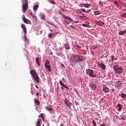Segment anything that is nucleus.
Masks as SVG:
<instances>
[{
    "mask_svg": "<svg viewBox=\"0 0 126 126\" xmlns=\"http://www.w3.org/2000/svg\"><path fill=\"white\" fill-rule=\"evenodd\" d=\"M85 60H86V58L84 56H81L76 54L72 55L70 57L69 65L72 66H74L75 64L77 63L84 62Z\"/></svg>",
    "mask_w": 126,
    "mask_h": 126,
    "instance_id": "1",
    "label": "nucleus"
},
{
    "mask_svg": "<svg viewBox=\"0 0 126 126\" xmlns=\"http://www.w3.org/2000/svg\"><path fill=\"white\" fill-rule=\"evenodd\" d=\"M30 73L33 77L34 80H35L36 82L39 83V82H40V80L39 79V76H38V74H37L36 71H35V70H31L30 71Z\"/></svg>",
    "mask_w": 126,
    "mask_h": 126,
    "instance_id": "2",
    "label": "nucleus"
},
{
    "mask_svg": "<svg viewBox=\"0 0 126 126\" xmlns=\"http://www.w3.org/2000/svg\"><path fill=\"white\" fill-rule=\"evenodd\" d=\"M86 74L90 77H96V75L94 73V71L92 69H87L86 70Z\"/></svg>",
    "mask_w": 126,
    "mask_h": 126,
    "instance_id": "3",
    "label": "nucleus"
},
{
    "mask_svg": "<svg viewBox=\"0 0 126 126\" xmlns=\"http://www.w3.org/2000/svg\"><path fill=\"white\" fill-rule=\"evenodd\" d=\"M113 69L118 74H121L123 72V67H119V65H116L113 67Z\"/></svg>",
    "mask_w": 126,
    "mask_h": 126,
    "instance_id": "4",
    "label": "nucleus"
},
{
    "mask_svg": "<svg viewBox=\"0 0 126 126\" xmlns=\"http://www.w3.org/2000/svg\"><path fill=\"white\" fill-rule=\"evenodd\" d=\"M25 3L23 5L22 7V10L24 13L28 9V0H25Z\"/></svg>",
    "mask_w": 126,
    "mask_h": 126,
    "instance_id": "5",
    "label": "nucleus"
},
{
    "mask_svg": "<svg viewBox=\"0 0 126 126\" xmlns=\"http://www.w3.org/2000/svg\"><path fill=\"white\" fill-rule=\"evenodd\" d=\"M60 85H61V88L63 90H64V89H63V87L65 88L67 90H68L69 88L68 87H67L63 83V82L62 81V80H60L59 82Z\"/></svg>",
    "mask_w": 126,
    "mask_h": 126,
    "instance_id": "6",
    "label": "nucleus"
},
{
    "mask_svg": "<svg viewBox=\"0 0 126 126\" xmlns=\"http://www.w3.org/2000/svg\"><path fill=\"white\" fill-rule=\"evenodd\" d=\"M23 20L24 22H25V23H26V24H31L32 23L31 21L26 19V18H25V16L24 15H23Z\"/></svg>",
    "mask_w": 126,
    "mask_h": 126,
    "instance_id": "7",
    "label": "nucleus"
},
{
    "mask_svg": "<svg viewBox=\"0 0 126 126\" xmlns=\"http://www.w3.org/2000/svg\"><path fill=\"white\" fill-rule=\"evenodd\" d=\"M102 90L103 92H105V93H108L110 92V89L109 88H108V87H107V86H104Z\"/></svg>",
    "mask_w": 126,
    "mask_h": 126,
    "instance_id": "8",
    "label": "nucleus"
},
{
    "mask_svg": "<svg viewBox=\"0 0 126 126\" xmlns=\"http://www.w3.org/2000/svg\"><path fill=\"white\" fill-rule=\"evenodd\" d=\"M115 85H116V87L120 88V87H121L122 85V81H116Z\"/></svg>",
    "mask_w": 126,
    "mask_h": 126,
    "instance_id": "9",
    "label": "nucleus"
},
{
    "mask_svg": "<svg viewBox=\"0 0 126 126\" xmlns=\"http://www.w3.org/2000/svg\"><path fill=\"white\" fill-rule=\"evenodd\" d=\"M90 87L93 90H96V86L93 83H90Z\"/></svg>",
    "mask_w": 126,
    "mask_h": 126,
    "instance_id": "10",
    "label": "nucleus"
},
{
    "mask_svg": "<svg viewBox=\"0 0 126 126\" xmlns=\"http://www.w3.org/2000/svg\"><path fill=\"white\" fill-rule=\"evenodd\" d=\"M95 23H96L97 25H98L99 26H101V25H104V24H105V23H104V22H102V21H96L95 22Z\"/></svg>",
    "mask_w": 126,
    "mask_h": 126,
    "instance_id": "11",
    "label": "nucleus"
},
{
    "mask_svg": "<svg viewBox=\"0 0 126 126\" xmlns=\"http://www.w3.org/2000/svg\"><path fill=\"white\" fill-rule=\"evenodd\" d=\"M63 17L65 19H67V20H68V21H74L73 20H72V19H71V18L67 16L66 15H64L63 16Z\"/></svg>",
    "mask_w": 126,
    "mask_h": 126,
    "instance_id": "12",
    "label": "nucleus"
},
{
    "mask_svg": "<svg viewBox=\"0 0 126 126\" xmlns=\"http://www.w3.org/2000/svg\"><path fill=\"white\" fill-rule=\"evenodd\" d=\"M117 107L119 108V109H118V111H119V112H121V111L122 110V109H123V106L122 105V104H118L117 105Z\"/></svg>",
    "mask_w": 126,
    "mask_h": 126,
    "instance_id": "13",
    "label": "nucleus"
},
{
    "mask_svg": "<svg viewBox=\"0 0 126 126\" xmlns=\"http://www.w3.org/2000/svg\"><path fill=\"white\" fill-rule=\"evenodd\" d=\"M34 101L35 104H36L37 106H39V105H40V101L38 99H37L36 98H34Z\"/></svg>",
    "mask_w": 126,
    "mask_h": 126,
    "instance_id": "14",
    "label": "nucleus"
},
{
    "mask_svg": "<svg viewBox=\"0 0 126 126\" xmlns=\"http://www.w3.org/2000/svg\"><path fill=\"white\" fill-rule=\"evenodd\" d=\"M41 122H42V120L41 119H38L36 126H41V124H40V123H41Z\"/></svg>",
    "mask_w": 126,
    "mask_h": 126,
    "instance_id": "15",
    "label": "nucleus"
},
{
    "mask_svg": "<svg viewBox=\"0 0 126 126\" xmlns=\"http://www.w3.org/2000/svg\"><path fill=\"white\" fill-rule=\"evenodd\" d=\"M99 66H101L102 69H106V65L103 63H100Z\"/></svg>",
    "mask_w": 126,
    "mask_h": 126,
    "instance_id": "16",
    "label": "nucleus"
},
{
    "mask_svg": "<svg viewBox=\"0 0 126 126\" xmlns=\"http://www.w3.org/2000/svg\"><path fill=\"white\" fill-rule=\"evenodd\" d=\"M91 6V4H89V3L84 4V7H86V8H88V7H90Z\"/></svg>",
    "mask_w": 126,
    "mask_h": 126,
    "instance_id": "17",
    "label": "nucleus"
},
{
    "mask_svg": "<svg viewBox=\"0 0 126 126\" xmlns=\"http://www.w3.org/2000/svg\"><path fill=\"white\" fill-rule=\"evenodd\" d=\"M119 96H121L122 98H124V99H126V94L122 93Z\"/></svg>",
    "mask_w": 126,
    "mask_h": 126,
    "instance_id": "18",
    "label": "nucleus"
},
{
    "mask_svg": "<svg viewBox=\"0 0 126 126\" xmlns=\"http://www.w3.org/2000/svg\"><path fill=\"white\" fill-rule=\"evenodd\" d=\"M35 62L36 63L38 64V66H40V62L39 61V58H35Z\"/></svg>",
    "mask_w": 126,
    "mask_h": 126,
    "instance_id": "19",
    "label": "nucleus"
},
{
    "mask_svg": "<svg viewBox=\"0 0 126 126\" xmlns=\"http://www.w3.org/2000/svg\"><path fill=\"white\" fill-rule=\"evenodd\" d=\"M48 1H49V2H50V3H52V4H56V2L54 0H48Z\"/></svg>",
    "mask_w": 126,
    "mask_h": 126,
    "instance_id": "20",
    "label": "nucleus"
},
{
    "mask_svg": "<svg viewBox=\"0 0 126 126\" xmlns=\"http://www.w3.org/2000/svg\"><path fill=\"white\" fill-rule=\"evenodd\" d=\"M94 14L95 15H100V14H101V12H99V11H95L94 12Z\"/></svg>",
    "mask_w": 126,
    "mask_h": 126,
    "instance_id": "21",
    "label": "nucleus"
},
{
    "mask_svg": "<svg viewBox=\"0 0 126 126\" xmlns=\"http://www.w3.org/2000/svg\"><path fill=\"white\" fill-rule=\"evenodd\" d=\"M82 12H86V10L84 8L81 9L80 11H79V13H82Z\"/></svg>",
    "mask_w": 126,
    "mask_h": 126,
    "instance_id": "22",
    "label": "nucleus"
},
{
    "mask_svg": "<svg viewBox=\"0 0 126 126\" xmlns=\"http://www.w3.org/2000/svg\"><path fill=\"white\" fill-rule=\"evenodd\" d=\"M45 68L48 69V70H49V72L51 71V66L49 65H46V67H45Z\"/></svg>",
    "mask_w": 126,
    "mask_h": 126,
    "instance_id": "23",
    "label": "nucleus"
},
{
    "mask_svg": "<svg viewBox=\"0 0 126 126\" xmlns=\"http://www.w3.org/2000/svg\"><path fill=\"white\" fill-rule=\"evenodd\" d=\"M121 17L122 18L126 17V12H124L121 14Z\"/></svg>",
    "mask_w": 126,
    "mask_h": 126,
    "instance_id": "24",
    "label": "nucleus"
},
{
    "mask_svg": "<svg viewBox=\"0 0 126 126\" xmlns=\"http://www.w3.org/2000/svg\"><path fill=\"white\" fill-rule=\"evenodd\" d=\"M38 7H39V5H35L33 7V10L34 11H35L36 9H38Z\"/></svg>",
    "mask_w": 126,
    "mask_h": 126,
    "instance_id": "25",
    "label": "nucleus"
},
{
    "mask_svg": "<svg viewBox=\"0 0 126 126\" xmlns=\"http://www.w3.org/2000/svg\"><path fill=\"white\" fill-rule=\"evenodd\" d=\"M126 31H120L119 32L120 35H123V34H126Z\"/></svg>",
    "mask_w": 126,
    "mask_h": 126,
    "instance_id": "26",
    "label": "nucleus"
},
{
    "mask_svg": "<svg viewBox=\"0 0 126 126\" xmlns=\"http://www.w3.org/2000/svg\"><path fill=\"white\" fill-rule=\"evenodd\" d=\"M99 45H95L93 46V48L94 50H95V49H97V48H99Z\"/></svg>",
    "mask_w": 126,
    "mask_h": 126,
    "instance_id": "27",
    "label": "nucleus"
},
{
    "mask_svg": "<svg viewBox=\"0 0 126 126\" xmlns=\"http://www.w3.org/2000/svg\"><path fill=\"white\" fill-rule=\"evenodd\" d=\"M54 37V34L53 33H49L48 34V38H53Z\"/></svg>",
    "mask_w": 126,
    "mask_h": 126,
    "instance_id": "28",
    "label": "nucleus"
},
{
    "mask_svg": "<svg viewBox=\"0 0 126 126\" xmlns=\"http://www.w3.org/2000/svg\"><path fill=\"white\" fill-rule=\"evenodd\" d=\"M65 48L66 50H69V45L68 44H65Z\"/></svg>",
    "mask_w": 126,
    "mask_h": 126,
    "instance_id": "29",
    "label": "nucleus"
},
{
    "mask_svg": "<svg viewBox=\"0 0 126 126\" xmlns=\"http://www.w3.org/2000/svg\"><path fill=\"white\" fill-rule=\"evenodd\" d=\"M45 108H46L48 111H53V108H52L51 107H46Z\"/></svg>",
    "mask_w": 126,
    "mask_h": 126,
    "instance_id": "30",
    "label": "nucleus"
},
{
    "mask_svg": "<svg viewBox=\"0 0 126 126\" xmlns=\"http://www.w3.org/2000/svg\"><path fill=\"white\" fill-rule=\"evenodd\" d=\"M21 26H22V28L23 30H24L25 29H26V26H25V25L22 24Z\"/></svg>",
    "mask_w": 126,
    "mask_h": 126,
    "instance_id": "31",
    "label": "nucleus"
},
{
    "mask_svg": "<svg viewBox=\"0 0 126 126\" xmlns=\"http://www.w3.org/2000/svg\"><path fill=\"white\" fill-rule=\"evenodd\" d=\"M38 118H41V119H44V114L42 113L40 114V115H39Z\"/></svg>",
    "mask_w": 126,
    "mask_h": 126,
    "instance_id": "32",
    "label": "nucleus"
},
{
    "mask_svg": "<svg viewBox=\"0 0 126 126\" xmlns=\"http://www.w3.org/2000/svg\"><path fill=\"white\" fill-rule=\"evenodd\" d=\"M69 27L71 29H72L73 30H75V27H74L73 25L69 26Z\"/></svg>",
    "mask_w": 126,
    "mask_h": 126,
    "instance_id": "33",
    "label": "nucleus"
},
{
    "mask_svg": "<svg viewBox=\"0 0 126 126\" xmlns=\"http://www.w3.org/2000/svg\"><path fill=\"white\" fill-rule=\"evenodd\" d=\"M92 123L94 125V126H97V124H96V122H95V121L93 120L92 121Z\"/></svg>",
    "mask_w": 126,
    "mask_h": 126,
    "instance_id": "34",
    "label": "nucleus"
},
{
    "mask_svg": "<svg viewBox=\"0 0 126 126\" xmlns=\"http://www.w3.org/2000/svg\"><path fill=\"white\" fill-rule=\"evenodd\" d=\"M68 102L67 101H65V104H66V105H67V107H69V108H70V107L69 106V105H68Z\"/></svg>",
    "mask_w": 126,
    "mask_h": 126,
    "instance_id": "35",
    "label": "nucleus"
},
{
    "mask_svg": "<svg viewBox=\"0 0 126 126\" xmlns=\"http://www.w3.org/2000/svg\"><path fill=\"white\" fill-rule=\"evenodd\" d=\"M64 23L66 25H68L69 24H70L69 22L66 20L64 21Z\"/></svg>",
    "mask_w": 126,
    "mask_h": 126,
    "instance_id": "36",
    "label": "nucleus"
},
{
    "mask_svg": "<svg viewBox=\"0 0 126 126\" xmlns=\"http://www.w3.org/2000/svg\"><path fill=\"white\" fill-rule=\"evenodd\" d=\"M23 30L24 32L25 35H26V34H27V30L26 29Z\"/></svg>",
    "mask_w": 126,
    "mask_h": 126,
    "instance_id": "37",
    "label": "nucleus"
},
{
    "mask_svg": "<svg viewBox=\"0 0 126 126\" xmlns=\"http://www.w3.org/2000/svg\"><path fill=\"white\" fill-rule=\"evenodd\" d=\"M24 39H25V42H28V39H27V37H26V36H24Z\"/></svg>",
    "mask_w": 126,
    "mask_h": 126,
    "instance_id": "38",
    "label": "nucleus"
},
{
    "mask_svg": "<svg viewBox=\"0 0 126 126\" xmlns=\"http://www.w3.org/2000/svg\"><path fill=\"white\" fill-rule=\"evenodd\" d=\"M90 11H91V9H88L86 11V13H89V12H90Z\"/></svg>",
    "mask_w": 126,
    "mask_h": 126,
    "instance_id": "39",
    "label": "nucleus"
},
{
    "mask_svg": "<svg viewBox=\"0 0 126 126\" xmlns=\"http://www.w3.org/2000/svg\"><path fill=\"white\" fill-rule=\"evenodd\" d=\"M50 62H49L48 60H46L45 62V64H49Z\"/></svg>",
    "mask_w": 126,
    "mask_h": 126,
    "instance_id": "40",
    "label": "nucleus"
},
{
    "mask_svg": "<svg viewBox=\"0 0 126 126\" xmlns=\"http://www.w3.org/2000/svg\"><path fill=\"white\" fill-rule=\"evenodd\" d=\"M114 4H115L117 7L119 6V3L117 1L114 2Z\"/></svg>",
    "mask_w": 126,
    "mask_h": 126,
    "instance_id": "41",
    "label": "nucleus"
},
{
    "mask_svg": "<svg viewBox=\"0 0 126 126\" xmlns=\"http://www.w3.org/2000/svg\"><path fill=\"white\" fill-rule=\"evenodd\" d=\"M41 19L42 20H45V16L43 15H42V17H41Z\"/></svg>",
    "mask_w": 126,
    "mask_h": 126,
    "instance_id": "42",
    "label": "nucleus"
},
{
    "mask_svg": "<svg viewBox=\"0 0 126 126\" xmlns=\"http://www.w3.org/2000/svg\"><path fill=\"white\" fill-rule=\"evenodd\" d=\"M79 6L81 7V6H84V4H79Z\"/></svg>",
    "mask_w": 126,
    "mask_h": 126,
    "instance_id": "43",
    "label": "nucleus"
},
{
    "mask_svg": "<svg viewBox=\"0 0 126 126\" xmlns=\"http://www.w3.org/2000/svg\"><path fill=\"white\" fill-rule=\"evenodd\" d=\"M82 26H83V27H87V25L84 24H82Z\"/></svg>",
    "mask_w": 126,
    "mask_h": 126,
    "instance_id": "44",
    "label": "nucleus"
},
{
    "mask_svg": "<svg viewBox=\"0 0 126 126\" xmlns=\"http://www.w3.org/2000/svg\"><path fill=\"white\" fill-rule=\"evenodd\" d=\"M50 24L51 25H53V26H54V27L57 28V26H55V25H54V24H53V23H50Z\"/></svg>",
    "mask_w": 126,
    "mask_h": 126,
    "instance_id": "45",
    "label": "nucleus"
},
{
    "mask_svg": "<svg viewBox=\"0 0 126 126\" xmlns=\"http://www.w3.org/2000/svg\"><path fill=\"white\" fill-rule=\"evenodd\" d=\"M63 82L65 83L66 82V80H65V79L64 78H63Z\"/></svg>",
    "mask_w": 126,
    "mask_h": 126,
    "instance_id": "46",
    "label": "nucleus"
},
{
    "mask_svg": "<svg viewBox=\"0 0 126 126\" xmlns=\"http://www.w3.org/2000/svg\"><path fill=\"white\" fill-rule=\"evenodd\" d=\"M123 6H124V7H125V8H126V3H124L123 4Z\"/></svg>",
    "mask_w": 126,
    "mask_h": 126,
    "instance_id": "47",
    "label": "nucleus"
},
{
    "mask_svg": "<svg viewBox=\"0 0 126 126\" xmlns=\"http://www.w3.org/2000/svg\"><path fill=\"white\" fill-rule=\"evenodd\" d=\"M111 57H112V58H111L112 59V61H113L115 59H114V56H112Z\"/></svg>",
    "mask_w": 126,
    "mask_h": 126,
    "instance_id": "48",
    "label": "nucleus"
},
{
    "mask_svg": "<svg viewBox=\"0 0 126 126\" xmlns=\"http://www.w3.org/2000/svg\"><path fill=\"white\" fill-rule=\"evenodd\" d=\"M33 18H36V16L32 15V16Z\"/></svg>",
    "mask_w": 126,
    "mask_h": 126,
    "instance_id": "49",
    "label": "nucleus"
},
{
    "mask_svg": "<svg viewBox=\"0 0 126 126\" xmlns=\"http://www.w3.org/2000/svg\"><path fill=\"white\" fill-rule=\"evenodd\" d=\"M36 96H39V95H40V94L39 93H37L36 94Z\"/></svg>",
    "mask_w": 126,
    "mask_h": 126,
    "instance_id": "50",
    "label": "nucleus"
},
{
    "mask_svg": "<svg viewBox=\"0 0 126 126\" xmlns=\"http://www.w3.org/2000/svg\"><path fill=\"white\" fill-rule=\"evenodd\" d=\"M82 17H83V18H85V19L87 18V17L85 16H83Z\"/></svg>",
    "mask_w": 126,
    "mask_h": 126,
    "instance_id": "51",
    "label": "nucleus"
},
{
    "mask_svg": "<svg viewBox=\"0 0 126 126\" xmlns=\"http://www.w3.org/2000/svg\"><path fill=\"white\" fill-rule=\"evenodd\" d=\"M75 103L76 105H79L78 103L77 102H76V101H75Z\"/></svg>",
    "mask_w": 126,
    "mask_h": 126,
    "instance_id": "52",
    "label": "nucleus"
},
{
    "mask_svg": "<svg viewBox=\"0 0 126 126\" xmlns=\"http://www.w3.org/2000/svg\"><path fill=\"white\" fill-rule=\"evenodd\" d=\"M111 91H112V92H114V91H115V89H111Z\"/></svg>",
    "mask_w": 126,
    "mask_h": 126,
    "instance_id": "53",
    "label": "nucleus"
},
{
    "mask_svg": "<svg viewBox=\"0 0 126 126\" xmlns=\"http://www.w3.org/2000/svg\"><path fill=\"white\" fill-rule=\"evenodd\" d=\"M77 48H80V49L81 48V47H80V46H79V45H77Z\"/></svg>",
    "mask_w": 126,
    "mask_h": 126,
    "instance_id": "54",
    "label": "nucleus"
},
{
    "mask_svg": "<svg viewBox=\"0 0 126 126\" xmlns=\"http://www.w3.org/2000/svg\"><path fill=\"white\" fill-rule=\"evenodd\" d=\"M47 65H50V64H45V67H47Z\"/></svg>",
    "mask_w": 126,
    "mask_h": 126,
    "instance_id": "55",
    "label": "nucleus"
},
{
    "mask_svg": "<svg viewBox=\"0 0 126 126\" xmlns=\"http://www.w3.org/2000/svg\"><path fill=\"white\" fill-rule=\"evenodd\" d=\"M68 104L69 105V106H71V103H70V102L68 103Z\"/></svg>",
    "mask_w": 126,
    "mask_h": 126,
    "instance_id": "56",
    "label": "nucleus"
},
{
    "mask_svg": "<svg viewBox=\"0 0 126 126\" xmlns=\"http://www.w3.org/2000/svg\"><path fill=\"white\" fill-rule=\"evenodd\" d=\"M30 15H31L32 16H33V13L31 12V13H30Z\"/></svg>",
    "mask_w": 126,
    "mask_h": 126,
    "instance_id": "57",
    "label": "nucleus"
},
{
    "mask_svg": "<svg viewBox=\"0 0 126 126\" xmlns=\"http://www.w3.org/2000/svg\"><path fill=\"white\" fill-rule=\"evenodd\" d=\"M121 120H123V121H125V118L124 117H122Z\"/></svg>",
    "mask_w": 126,
    "mask_h": 126,
    "instance_id": "58",
    "label": "nucleus"
},
{
    "mask_svg": "<svg viewBox=\"0 0 126 126\" xmlns=\"http://www.w3.org/2000/svg\"><path fill=\"white\" fill-rule=\"evenodd\" d=\"M79 22L77 21H75V23H78Z\"/></svg>",
    "mask_w": 126,
    "mask_h": 126,
    "instance_id": "59",
    "label": "nucleus"
},
{
    "mask_svg": "<svg viewBox=\"0 0 126 126\" xmlns=\"http://www.w3.org/2000/svg\"><path fill=\"white\" fill-rule=\"evenodd\" d=\"M60 126H63V124L61 123Z\"/></svg>",
    "mask_w": 126,
    "mask_h": 126,
    "instance_id": "60",
    "label": "nucleus"
},
{
    "mask_svg": "<svg viewBox=\"0 0 126 126\" xmlns=\"http://www.w3.org/2000/svg\"><path fill=\"white\" fill-rule=\"evenodd\" d=\"M35 87H36V88H37V89H38V88H39V87L37 85H35Z\"/></svg>",
    "mask_w": 126,
    "mask_h": 126,
    "instance_id": "61",
    "label": "nucleus"
},
{
    "mask_svg": "<svg viewBox=\"0 0 126 126\" xmlns=\"http://www.w3.org/2000/svg\"><path fill=\"white\" fill-rule=\"evenodd\" d=\"M61 65H62L63 67H64V65H63V64H62Z\"/></svg>",
    "mask_w": 126,
    "mask_h": 126,
    "instance_id": "62",
    "label": "nucleus"
},
{
    "mask_svg": "<svg viewBox=\"0 0 126 126\" xmlns=\"http://www.w3.org/2000/svg\"><path fill=\"white\" fill-rule=\"evenodd\" d=\"M60 33V32H57L56 33V34H59Z\"/></svg>",
    "mask_w": 126,
    "mask_h": 126,
    "instance_id": "63",
    "label": "nucleus"
},
{
    "mask_svg": "<svg viewBox=\"0 0 126 126\" xmlns=\"http://www.w3.org/2000/svg\"><path fill=\"white\" fill-rule=\"evenodd\" d=\"M71 22H72L73 23H74V22H73V21H71Z\"/></svg>",
    "mask_w": 126,
    "mask_h": 126,
    "instance_id": "64",
    "label": "nucleus"
}]
</instances>
